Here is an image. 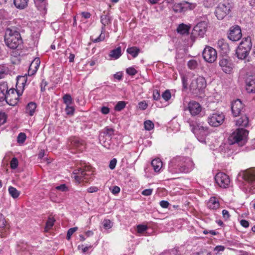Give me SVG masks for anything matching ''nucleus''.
I'll use <instances>...</instances> for the list:
<instances>
[{
	"mask_svg": "<svg viewBox=\"0 0 255 255\" xmlns=\"http://www.w3.org/2000/svg\"><path fill=\"white\" fill-rule=\"evenodd\" d=\"M181 79L183 88L186 90L189 88L194 94L202 93L207 86L206 80L204 77L195 75L192 73L183 75Z\"/></svg>",
	"mask_w": 255,
	"mask_h": 255,
	"instance_id": "1",
	"label": "nucleus"
},
{
	"mask_svg": "<svg viewBox=\"0 0 255 255\" xmlns=\"http://www.w3.org/2000/svg\"><path fill=\"white\" fill-rule=\"evenodd\" d=\"M194 167L190 158L177 156L171 160L168 165V171L172 174L188 173Z\"/></svg>",
	"mask_w": 255,
	"mask_h": 255,
	"instance_id": "2",
	"label": "nucleus"
},
{
	"mask_svg": "<svg viewBox=\"0 0 255 255\" xmlns=\"http://www.w3.org/2000/svg\"><path fill=\"white\" fill-rule=\"evenodd\" d=\"M238 185L246 191H255V168L240 171L238 175Z\"/></svg>",
	"mask_w": 255,
	"mask_h": 255,
	"instance_id": "3",
	"label": "nucleus"
},
{
	"mask_svg": "<svg viewBox=\"0 0 255 255\" xmlns=\"http://www.w3.org/2000/svg\"><path fill=\"white\" fill-rule=\"evenodd\" d=\"M93 172L92 167L84 165L75 169L73 172L72 177L76 183L87 182L92 178Z\"/></svg>",
	"mask_w": 255,
	"mask_h": 255,
	"instance_id": "4",
	"label": "nucleus"
},
{
	"mask_svg": "<svg viewBox=\"0 0 255 255\" xmlns=\"http://www.w3.org/2000/svg\"><path fill=\"white\" fill-rule=\"evenodd\" d=\"M22 39L18 31L10 28H6L5 32L4 41L5 44L11 49H15L21 43Z\"/></svg>",
	"mask_w": 255,
	"mask_h": 255,
	"instance_id": "5",
	"label": "nucleus"
},
{
	"mask_svg": "<svg viewBox=\"0 0 255 255\" xmlns=\"http://www.w3.org/2000/svg\"><path fill=\"white\" fill-rule=\"evenodd\" d=\"M252 47V39L250 36L243 38L236 49L237 57L241 60L246 59L249 55Z\"/></svg>",
	"mask_w": 255,
	"mask_h": 255,
	"instance_id": "6",
	"label": "nucleus"
},
{
	"mask_svg": "<svg viewBox=\"0 0 255 255\" xmlns=\"http://www.w3.org/2000/svg\"><path fill=\"white\" fill-rule=\"evenodd\" d=\"M248 133V131L243 128L237 129L229 137L230 143H237L240 146H243L247 141Z\"/></svg>",
	"mask_w": 255,
	"mask_h": 255,
	"instance_id": "7",
	"label": "nucleus"
},
{
	"mask_svg": "<svg viewBox=\"0 0 255 255\" xmlns=\"http://www.w3.org/2000/svg\"><path fill=\"white\" fill-rule=\"evenodd\" d=\"M232 6L229 2L220 3L215 10V14L219 20L223 19L230 11Z\"/></svg>",
	"mask_w": 255,
	"mask_h": 255,
	"instance_id": "8",
	"label": "nucleus"
},
{
	"mask_svg": "<svg viewBox=\"0 0 255 255\" xmlns=\"http://www.w3.org/2000/svg\"><path fill=\"white\" fill-rule=\"evenodd\" d=\"M114 134L112 128H107L106 130L100 134L99 140L101 144L105 148L110 149L111 147V136Z\"/></svg>",
	"mask_w": 255,
	"mask_h": 255,
	"instance_id": "9",
	"label": "nucleus"
},
{
	"mask_svg": "<svg viewBox=\"0 0 255 255\" xmlns=\"http://www.w3.org/2000/svg\"><path fill=\"white\" fill-rule=\"evenodd\" d=\"M196 6V4L195 3L182 1V2L174 3L172 6V9L175 12H183L188 10H192Z\"/></svg>",
	"mask_w": 255,
	"mask_h": 255,
	"instance_id": "10",
	"label": "nucleus"
},
{
	"mask_svg": "<svg viewBox=\"0 0 255 255\" xmlns=\"http://www.w3.org/2000/svg\"><path fill=\"white\" fill-rule=\"evenodd\" d=\"M225 116L223 113L216 112L210 115L208 123L212 127H217L223 124Z\"/></svg>",
	"mask_w": 255,
	"mask_h": 255,
	"instance_id": "11",
	"label": "nucleus"
},
{
	"mask_svg": "<svg viewBox=\"0 0 255 255\" xmlns=\"http://www.w3.org/2000/svg\"><path fill=\"white\" fill-rule=\"evenodd\" d=\"M217 184L221 188H227L230 184V178L228 175L223 172H219L215 176Z\"/></svg>",
	"mask_w": 255,
	"mask_h": 255,
	"instance_id": "12",
	"label": "nucleus"
},
{
	"mask_svg": "<svg viewBox=\"0 0 255 255\" xmlns=\"http://www.w3.org/2000/svg\"><path fill=\"white\" fill-rule=\"evenodd\" d=\"M203 57L206 61L213 63L217 57L216 50L211 47L206 46L203 52Z\"/></svg>",
	"mask_w": 255,
	"mask_h": 255,
	"instance_id": "13",
	"label": "nucleus"
},
{
	"mask_svg": "<svg viewBox=\"0 0 255 255\" xmlns=\"http://www.w3.org/2000/svg\"><path fill=\"white\" fill-rule=\"evenodd\" d=\"M68 146L70 149L79 152H82L85 148L84 142L76 137H72L69 139Z\"/></svg>",
	"mask_w": 255,
	"mask_h": 255,
	"instance_id": "14",
	"label": "nucleus"
},
{
	"mask_svg": "<svg viewBox=\"0 0 255 255\" xmlns=\"http://www.w3.org/2000/svg\"><path fill=\"white\" fill-rule=\"evenodd\" d=\"M21 95V94L18 92L15 91L13 89H10L8 92H6L5 98L7 103L14 106L18 103V97Z\"/></svg>",
	"mask_w": 255,
	"mask_h": 255,
	"instance_id": "15",
	"label": "nucleus"
},
{
	"mask_svg": "<svg viewBox=\"0 0 255 255\" xmlns=\"http://www.w3.org/2000/svg\"><path fill=\"white\" fill-rule=\"evenodd\" d=\"M244 105L239 99L234 101L231 104L232 112L234 117L240 116L243 112Z\"/></svg>",
	"mask_w": 255,
	"mask_h": 255,
	"instance_id": "16",
	"label": "nucleus"
},
{
	"mask_svg": "<svg viewBox=\"0 0 255 255\" xmlns=\"http://www.w3.org/2000/svg\"><path fill=\"white\" fill-rule=\"evenodd\" d=\"M207 26V23L206 21H201L194 26L193 33L203 37L206 32Z\"/></svg>",
	"mask_w": 255,
	"mask_h": 255,
	"instance_id": "17",
	"label": "nucleus"
},
{
	"mask_svg": "<svg viewBox=\"0 0 255 255\" xmlns=\"http://www.w3.org/2000/svg\"><path fill=\"white\" fill-rule=\"evenodd\" d=\"M242 37L241 29L239 26L232 27L230 28L228 38L233 41H236L240 39Z\"/></svg>",
	"mask_w": 255,
	"mask_h": 255,
	"instance_id": "18",
	"label": "nucleus"
},
{
	"mask_svg": "<svg viewBox=\"0 0 255 255\" xmlns=\"http://www.w3.org/2000/svg\"><path fill=\"white\" fill-rule=\"evenodd\" d=\"M188 110L193 116H195L199 115L202 110L201 105L195 101H190L188 106Z\"/></svg>",
	"mask_w": 255,
	"mask_h": 255,
	"instance_id": "19",
	"label": "nucleus"
},
{
	"mask_svg": "<svg viewBox=\"0 0 255 255\" xmlns=\"http://www.w3.org/2000/svg\"><path fill=\"white\" fill-rule=\"evenodd\" d=\"M223 71L226 73H230L233 70V64L232 62L226 58H222L219 63Z\"/></svg>",
	"mask_w": 255,
	"mask_h": 255,
	"instance_id": "20",
	"label": "nucleus"
},
{
	"mask_svg": "<svg viewBox=\"0 0 255 255\" xmlns=\"http://www.w3.org/2000/svg\"><path fill=\"white\" fill-rule=\"evenodd\" d=\"M246 90L249 93H255V75H251L247 78Z\"/></svg>",
	"mask_w": 255,
	"mask_h": 255,
	"instance_id": "21",
	"label": "nucleus"
},
{
	"mask_svg": "<svg viewBox=\"0 0 255 255\" xmlns=\"http://www.w3.org/2000/svg\"><path fill=\"white\" fill-rule=\"evenodd\" d=\"M217 47L223 54H226L230 51L229 44L224 39H219L217 42Z\"/></svg>",
	"mask_w": 255,
	"mask_h": 255,
	"instance_id": "22",
	"label": "nucleus"
},
{
	"mask_svg": "<svg viewBox=\"0 0 255 255\" xmlns=\"http://www.w3.org/2000/svg\"><path fill=\"white\" fill-rule=\"evenodd\" d=\"M219 201L215 197H211L207 203V207L211 210H216L219 208Z\"/></svg>",
	"mask_w": 255,
	"mask_h": 255,
	"instance_id": "23",
	"label": "nucleus"
},
{
	"mask_svg": "<svg viewBox=\"0 0 255 255\" xmlns=\"http://www.w3.org/2000/svg\"><path fill=\"white\" fill-rule=\"evenodd\" d=\"M35 4L37 9L42 13H45L46 11L47 2L46 0H35Z\"/></svg>",
	"mask_w": 255,
	"mask_h": 255,
	"instance_id": "24",
	"label": "nucleus"
},
{
	"mask_svg": "<svg viewBox=\"0 0 255 255\" xmlns=\"http://www.w3.org/2000/svg\"><path fill=\"white\" fill-rule=\"evenodd\" d=\"M40 63V59L39 58H35L31 63L29 70L28 71V75H33L34 74L38 68L39 67Z\"/></svg>",
	"mask_w": 255,
	"mask_h": 255,
	"instance_id": "25",
	"label": "nucleus"
},
{
	"mask_svg": "<svg viewBox=\"0 0 255 255\" xmlns=\"http://www.w3.org/2000/svg\"><path fill=\"white\" fill-rule=\"evenodd\" d=\"M122 55V49L121 47H118L112 50L109 53V56L111 59L116 60Z\"/></svg>",
	"mask_w": 255,
	"mask_h": 255,
	"instance_id": "26",
	"label": "nucleus"
},
{
	"mask_svg": "<svg viewBox=\"0 0 255 255\" xmlns=\"http://www.w3.org/2000/svg\"><path fill=\"white\" fill-rule=\"evenodd\" d=\"M162 162L159 158H155L151 161V165L155 172H159L162 167Z\"/></svg>",
	"mask_w": 255,
	"mask_h": 255,
	"instance_id": "27",
	"label": "nucleus"
},
{
	"mask_svg": "<svg viewBox=\"0 0 255 255\" xmlns=\"http://www.w3.org/2000/svg\"><path fill=\"white\" fill-rule=\"evenodd\" d=\"M249 118L246 115L242 116L236 122V125L238 126L246 127L249 125Z\"/></svg>",
	"mask_w": 255,
	"mask_h": 255,
	"instance_id": "28",
	"label": "nucleus"
},
{
	"mask_svg": "<svg viewBox=\"0 0 255 255\" xmlns=\"http://www.w3.org/2000/svg\"><path fill=\"white\" fill-rule=\"evenodd\" d=\"M28 0H13V3L17 8L23 9L28 4Z\"/></svg>",
	"mask_w": 255,
	"mask_h": 255,
	"instance_id": "29",
	"label": "nucleus"
},
{
	"mask_svg": "<svg viewBox=\"0 0 255 255\" xmlns=\"http://www.w3.org/2000/svg\"><path fill=\"white\" fill-rule=\"evenodd\" d=\"M36 105L33 102L28 103L26 107V113L28 114L29 116H32L34 115Z\"/></svg>",
	"mask_w": 255,
	"mask_h": 255,
	"instance_id": "30",
	"label": "nucleus"
},
{
	"mask_svg": "<svg viewBox=\"0 0 255 255\" xmlns=\"http://www.w3.org/2000/svg\"><path fill=\"white\" fill-rule=\"evenodd\" d=\"M189 27L183 23L179 24L177 29V32L182 34L188 33L189 32Z\"/></svg>",
	"mask_w": 255,
	"mask_h": 255,
	"instance_id": "31",
	"label": "nucleus"
},
{
	"mask_svg": "<svg viewBox=\"0 0 255 255\" xmlns=\"http://www.w3.org/2000/svg\"><path fill=\"white\" fill-rule=\"evenodd\" d=\"M128 53L130 54L133 58H135L137 56L139 49L136 47H131L128 48L127 50Z\"/></svg>",
	"mask_w": 255,
	"mask_h": 255,
	"instance_id": "32",
	"label": "nucleus"
},
{
	"mask_svg": "<svg viewBox=\"0 0 255 255\" xmlns=\"http://www.w3.org/2000/svg\"><path fill=\"white\" fill-rule=\"evenodd\" d=\"M55 220L53 217H49L46 223V225L44 228L45 232L48 231L53 227Z\"/></svg>",
	"mask_w": 255,
	"mask_h": 255,
	"instance_id": "33",
	"label": "nucleus"
},
{
	"mask_svg": "<svg viewBox=\"0 0 255 255\" xmlns=\"http://www.w3.org/2000/svg\"><path fill=\"white\" fill-rule=\"evenodd\" d=\"M144 127L146 130L150 131L154 128L153 123L150 120H146L144 122Z\"/></svg>",
	"mask_w": 255,
	"mask_h": 255,
	"instance_id": "34",
	"label": "nucleus"
},
{
	"mask_svg": "<svg viewBox=\"0 0 255 255\" xmlns=\"http://www.w3.org/2000/svg\"><path fill=\"white\" fill-rule=\"evenodd\" d=\"M101 22L104 26L108 25L110 22V17L108 15H104L101 16Z\"/></svg>",
	"mask_w": 255,
	"mask_h": 255,
	"instance_id": "35",
	"label": "nucleus"
},
{
	"mask_svg": "<svg viewBox=\"0 0 255 255\" xmlns=\"http://www.w3.org/2000/svg\"><path fill=\"white\" fill-rule=\"evenodd\" d=\"M126 104L124 101H120L115 107V110L116 111H121L126 107Z\"/></svg>",
	"mask_w": 255,
	"mask_h": 255,
	"instance_id": "36",
	"label": "nucleus"
},
{
	"mask_svg": "<svg viewBox=\"0 0 255 255\" xmlns=\"http://www.w3.org/2000/svg\"><path fill=\"white\" fill-rule=\"evenodd\" d=\"M195 128H192V131L193 132H195L196 134V137H197V139L200 142H201L202 143H206V138H205V135H200V134L197 133L196 131H195Z\"/></svg>",
	"mask_w": 255,
	"mask_h": 255,
	"instance_id": "37",
	"label": "nucleus"
},
{
	"mask_svg": "<svg viewBox=\"0 0 255 255\" xmlns=\"http://www.w3.org/2000/svg\"><path fill=\"white\" fill-rule=\"evenodd\" d=\"M187 65L188 68L191 70H194L198 66V63L195 60H190L188 62Z\"/></svg>",
	"mask_w": 255,
	"mask_h": 255,
	"instance_id": "38",
	"label": "nucleus"
},
{
	"mask_svg": "<svg viewBox=\"0 0 255 255\" xmlns=\"http://www.w3.org/2000/svg\"><path fill=\"white\" fill-rule=\"evenodd\" d=\"M26 135L23 132H20L18 134L17 137V142L19 144H22L26 139Z\"/></svg>",
	"mask_w": 255,
	"mask_h": 255,
	"instance_id": "39",
	"label": "nucleus"
},
{
	"mask_svg": "<svg viewBox=\"0 0 255 255\" xmlns=\"http://www.w3.org/2000/svg\"><path fill=\"white\" fill-rule=\"evenodd\" d=\"M7 73V68L4 66L0 65V79L4 78Z\"/></svg>",
	"mask_w": 255,
	"mask_h": 255,
	"instance_id": "40",
	"label": "nucleus"
},
{
	"mask_svg": "<svg viewBox=\"0 0 255 255\" xmlns=\"http://www.w3.org/2000/svg\"><path fill=\"white\" fill-rule=\"evenodd\" d=\"M63 100L64 104L66 105H70L72 102L71 96L69 94H66L63 97Z\"/></svg>",
	"mask_w": 255,
	"mask_h": 255,
	"instance_id": "41",
	"label": "nucleus"
},
{
	"mask_svg": "<svg viewBox=\"0 0 255 255\" xmlns=\"http://www.w3.org/2000/svg\"><path fill=\"white\" fill-rule=\"evenodd\" d=\"M162 97L165 101H169L171 97V95L170 91L167 90L164 92H163V94H162Z\"/></svg>",
	"mask_w": 255,
	"mask_h": 255,
	"instance_id": "42",
	"label": "nucleus"
},
{
	"mask_svg": "<svg viewBox=\"0 0 255 255\" xmlns=\"http://www.w3.org/2000/svg\"><path fill=\"white\" fill-rule=\"evenodd\" d=\"M75 111V109L73 106H70V105H66L65 108V112L68 115H73Z\"/></svg>",
	"mask_w": 255,
	"mask_h": 255,
	"instance_id": "43",
	"label": "nucleus"
},
{
	"mask_svg": "<svg viewBox=\"0 0 255 255\" xmlns=\"http://www.w3.org/2000/svg\"><path fill=\"white\" fill-rule=\"evenodd\" d=\"M7 228L6 222L2 214H0V228Z\"/></svg>",
	"mask_w": 255,
	"mask_h": 255,
	"instance_id": "44",
	"label": "nucleus"
},
{
	"mask_svg": "<svg viewBox=\"0 0 255 255\" xmlns=\"http://www.w3.org/2000/svg\"><path fill=\"white\" fill-rule=\"evenodd\" d=\"M18 160L16 158L13 157L10 161V167L12 169H15L18 166Z\"/></svg>",
	"mask_w": 255,
	"mask_h": 255,
	"instance_id": "45",
	"label": "nucleus"
},
{
	"mask_svg": "<svg viewBox=\"0 0 255 255\" xmlns=\"http://www.w3.org/2000/svg\"><path fill=\"white\" fill-rule=\"evenodd\" d=\"M55 189L57 190H61V191H67L69 190L68 187L65 184H62L59 186H55Z\"/></svg>",
	"mask_w": 255,
	"mask_h": 255,
	"instance_id": "46",
	"label": "nucleus"
},
{
	"mask_svg": "<svg viewBox=\"0 0 255 255\" xmlns=\"http://www.w3.org/2000/svg\"><path fill=\"white\" fill-rule=\"evenodd\" d=\"M78 229L77 227H74L70 228L68 230L67 234V237L66 238L68 240H69L71 238V236L72 234L75 232Z\"/></svg>",
	"mask_w": 255,
	"mask_h": 255,
	"instance_id": "47",
	"label": "nucleus"
},
{
	"mask_svg": "<svg viewBox=\"0 0 255 255\" xmlns=\"http://www.w3.org/2000/svg\"><path fill=\"white\" fill-rule=\"evenodd\" d=\"M103 225L104 228L109 229L112 228V223L109 220H105L103 222Z\"/></svg>",
	"mask_w": 255,
	"mask_h": 255,
	"instance_id": "48",
	"label": "nucleus"
},
{
	"mask_svg": "<svg viewBox=\"0 0 255 255\" xmlns=\"http://www.w3.org/2000/svg\"><path fill=\"white\" fill-rule=\"evenodd\" d=\"M126 73L130 76H134L137 73V71L133 67H129L127 69Z\"/></svg>",
	"mask_w": 255,
	"mask_h": 255,
	"instance_id": "49",
	"label": "nucleus"
},
{
	"mask_svg": "<svg viewBox=\"0 0 255 255\" xmlns=\"http://www.w3.org/2000/svg\"><path fill=\"white\" fill-rule=\"evenodd\" d=\"M6 120V115L4 113H0V126L4 124Z\"/></svg>",
	"mask_w": 255,
	"mask_h": 255,
	"instance_id": "50",
	"label": "nucleus"
},
{
	"mask_svg": "<svg viewBox=\"0 0 255 255\" xmlns=\"http://www.w3.org/2000/svg\"><path fill=\"white\" fill-rule=\"evenodd\" d=\"M147 227L146 225H139L137 226V229L138 233H141L146 231Z\"/></svg>",
	"mask_w": 255,
	"mask_h": 255,
	"instance_id": "51",
	"label": "nucleus"
},
{
	"mask_svg": "<svg viewBox=\"0 0 255 255\" xmlns=\"http://www.w3.org/2000/svg\"><path fill=\"white\" fill-rule=\"evenodd\" d=\"M117 160L116 158L112 159L110 162L109 168L112 170L115 169L117 164Z\"/></svg>",
	"mask_w": 255,
	"mask_h": 255,
	"instance_id": "52",
	"label": "nucleus"
},
{
	"mask_svg": "<svg viewBox=\"0 0 255 255\" xmlns=\"http://www.w3.org/2000/svg\"><path fill=\"white\" fill-rule=\"evenodd\" d=\"M105 34L102 32L99 37L94 39L93 41L94 43L99 42L100 41H103L105 39Z\"/></svg>",
	"mask_w": 255,
	"mask_h": 255,
	"instance_id": "53",
	"label": "nucleus"
},
{
	"mask_svg": "<svg viewBox=\"0 0 255 255\" xmlns=\"http://www.w3.org/2000/svg\"><path fill=\"white\" fill-rule=\"evenodd\" d=\"M138 107L142 110H145L147 107V104L145 101H141L138 103Z\"/></svg>",
	"mask_w": 255,
	"mask_h": 255,
	"instance_id": "54",
	"label": "nucleus"
},
{
	"mask_svg": "<svg viewBox=\"0 0 255 255\" xmlns=\"http://www.w3.org/2000/svg\"><path fill=\"white\" fill-rule=\"evenodd\" d=\"M123 77V73L122 72H118L114 75V77L115 79H117L118 80H121Z\"/></svg>",
	"mask_w": 255,
	"mask_h": 255,
	"instance_id": "55",
	"label": "nucleus"
},
{
	"mask_svg": "<svg viewBox=\"0 0 255 255\" xmlns=\"http://www.w3.org/2000/svg\"><path fill=\"white\" fill-rule=\"evenodd\" d=\"M101 113L104 115H107L110 113V109L106 106H103L101 109Z\"/></svg>",
	"mask_w": 255,
	"mask_h": 255,
	"instance_id": "56",
	"label": "nucleus"
},
{
	"mask_svg": "<svg viewBox=\"0 0 255 255\" xmlns=\"http://www.w3.org/2000/svg\"><path fill=\"white\" fill-rule=\"evenodd\" d=\"M21 82V84L23 85L26 82V77L25 76H19L17 78V83Z\"/></svg>",
	"mask_w": 255,
	"mask_h": 255,
	"instance_id": "57",
	"label": "nucleus"
},
{
	"mask_svg": "<svg viewBox=\"0 0 255 255\" xmlns=\"http://www.w3.org/2000/svg\"><path fill=\"white\" fill-rule=\"evenodd\" d=\"M159 204L160 206L163 208H167L169 205V202L167 201L164 200L160 201Z\"/></svg>",
	"mask_w": 255,
	"mask_h": 255,
	"instance_id": "58",
	"label": "nucleus"
},
{
	"mask_svg": "<svg viewBox=\"0 0 255 255\" xmlns=\"http://www.w3.org/2000/svg\"><path fill=\"white\" fill-rule=\"evenodd\" d=\"M240 224L243 227H244L245 228H248L249 226V222L245 220H242L240 221Z\"/></svg>",
	"mask_w": 255,
	"mask_h": 255,
	"instance_id": "59",
	"label": "nucleus"
},
{
	"mask_svg": "<svg viewBox=\"0 0 255 255\" xmlns=\"http://www.w3.org/2000/svg\"><path fill=\"white\" fill-rule=\"evenodd\" d=\"M225 248L223 246H218L215 247L214 251L217 252L218 253L220 252H223L224 251Z\"/></svg>",
	"mask_w": 255,
	"mask_h": 255,
	"instance_id": "60",
	"label": "nucleus"
},
{
	"mask_svg": "<svg viewBox=\"0 0 255 255\" xmlns=\"http://www.w3.org/2000/svg\"><path fill=\"white\" fill-rule=\"evenodd\" d=\"M222 215L223 217L226 219H229L230 216L229 212L226 210L222 211Z\"/></svg>",
	"mask_w": 255,
	"mask_h": 255,
	"instance_id": "61",
	"label": "nucleus"
},
{
	"mask_svg": "<svg viewBox=\"0 0 255 255\" xmlns=\"http://www.w3.org/2000/svg\"><path fill=\"white\" fill-rule=\"evenodd\" d=\"M160 98V94L158 91L154 92L153 94V98L154 100H158Z\"/></svg>",
	"mask_w": 255,
	"mask_h": 255,
	"instance_id": "62",
	"label": "nucleus"
},
{
	"mask_svg": "<svg viewBox=\"0 0 255 255\" xmlns=\"http://www.w3.org/2000/svg\"><path fill=\"white\" fill-rule=\"evenodd\" d=\"M81 15L82 17H84L85 19H87L90 18L91 16V14L89 12H82L81 13Z\"/></svg>",
	"mask_w": 255,
	"mask_h": 255,
	"instance_id": "63",
	"label": "nucleus"
},
{
	"mask_svg": "<svg viewBox=\"0 0 255 255\" xmlns=\"http://www.w3.org/2000/svg\"><path fill=\"white\" fill-rule=\"evenodd\" d=\"M9 194L14 199L17 198L19 196V192H9Z\"/></svg>",
	"mask_w": 255,
	"mask_h": 255,
	"instance_id": "64",
	"label": "nucleus"
}]
</instances>
